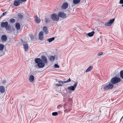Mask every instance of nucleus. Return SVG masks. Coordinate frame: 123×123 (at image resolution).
Listing matches in <instances>:
<instances>
[{"label": "nucleus", "mask_w": 123, "mask_h": 123, "mask_svg": "<svg viewBox=\"0 0 123 123\" xmlns=\"http://www.w3.org/2000/svg\"><path fill=\"white\" fill-rule=\"evenodd\" d=\"M120 77L122 79H123V70H121L120 73Z\"/></svg>", "instance_id": "24"}, {"label": "nucleus", "mask_w": 123, "mask_h": 123, "mask_svg": "<svg viewBox=\"0 0 123 123\" xmlns=\"http://www.w3.org/2000/svg\"><path fill=\"white\" fill-rule=\"evenodd\" d=\"M18 18L21 19L23 17V15L21 13H19L18 14Z\"/></svg>", "instance_id": "25"}, {"label": "nucleus", "mask_w": 123, "mask_h": 123, "mask_svg": "<svg viewBox=\"0 0 123 123\" xmlns=\"http://www.w3.org/2000/svg\"><path fill=\"white\" fill-rule=\"evenodd\" d=\"M20 27L21 25L19 23H16L15 25V27L17 30H19L20 28Z\"/></svg>", "instance_id": "15"}, {"label": "nucleus", "mask_w": 123, "mask_h": 123, "mask_svg": "<svg viewBox=\"0 0 123 123\" xmlns=\"http://www.w3.org/2000/svg\"><path fill=\"white\" fill-rule=\"evenodd\" d=\"M119 3L120 4H123V0H120Z\"/></svg>", "instance_id": "38"}, {"label": "nucleus", "mask_w": 123, "mask_h": 123, "mask_svg": "<svg viewBox=\"0 0 123 123\" xmlns=\"http://www.w3.org/2000/svg\"><path fill=\"white\" fill-rule=\"evenodd\" d=\"M24 48L25 51H27L28 49V45L27 43L26 44H24Z\"/></svg>", "instance_id": "14"}, {"label": "nucleus", "mask_w": 123, "mask_h": 123, "mask_svg": "<svg viewBox=\"0 0 123 123\" xmlns=\"http://www.w3.org/2000/svg\"><path fill=\"white\" fill-rule=\"evenodd\" d=\"M54 37H53L48 39H47V41H48L49 42H50L53 41L54 40Z\"/></svg>", "instance_id": "22"}, {"label": "nucleus", "mask_w": 123, "mask_h": 123, "mask_svg": "<svg viewBox=\"0 0 123 123\" xmlns=\"http://www.w3.org/2000/svg\"><path fill=\"white\" fill-rule=\"evenodd\" d=\"M121 80V79L120 78L115 77L111 79L110 82L111 84L113 85L120 82Z\"/></svg>", "instance_id": "3"}, {"label": "nucleus", "mask_w": 123, "mask_h": 123, "mask_svg": "<svg viewBox=\"0 0 123 123\" xmlns=\"http://www.w3.org/2000/svg\"><path fill=\"white\" fill-rule=\"evenodd\" d=\"M2 55H0V56H2Z\"/></svg>", "instance_id": "44"}, {"label": "nucleus", "mask_w": 123, "mask_h": 123, "mask_svg": "<svg viewBox=\"0 0 123 123\" xmlns=\"http://www.w3.org/2000/svg\"><path fill=\"white\" fill-rule=\"evenodd\" d=\"M20 3V2L18 0H15L14 2L13 5L15 6H17L19 5Z\"/></svg>", "instance_id": "10"}, {"label": "nucleus", "mask_w": 123, "mask_h": 123, "mask_svg": "<svg viewBox=\"0 0 123 123\" xmlns=\"http://www.w3.org/2000/svg\"><path fill=\"white\" fill-rule=\"evenodd\" d=\"M115 19L113 18L111 20H110L108 22L106 23L105 24V25L106 26H111L112 24L113 23Z\"/></svg>", "instance_id": "6"}, {"label": "nucleus", "mask_w": 123, "mask_h": 123, "mask_svg": "<svg viewBox=\"0 0 123 123\" xmlns=\"http://www.w3.org/2000/svg\"><path fill=\"white\" fill-rule=\"evenodd\" d=\"M93 68L92 66H90L86 70V72H87L90 71Z\"/></svg>", "instance_id": "23"}, {"label": "nucleus", "mask_w": 123, "mask_h": 123, "mask_svg": "<svg viewBox=\"0 0 123 123\" xmlns=\"http://www.w3.org/2000/svg\"><path fill=\"white\" fill-rule=\"evenodd\" d=\"M113 87V85L110 83L108 85H105L104 86L103 89L104 90H108L111 89Z\"/></svg>", "instance_id": "4"}, {"label": "nucleus", "mask_w": 123, "mask_h": 123, "mask_svg": "<svg viewBox=\"0 0 123 123\" xmlns=\"http://www.w3.org/2000/svg\"><path fill=\"white\" fill-rule=\"evenodd\" d=\"M6 82V80H3L2 82V83L3 84L5 83Z\"/></svg>", "instance_id": "40"}, {"label": "nucleus", "mask_w": 123, "mask_h": 123, "mask_svg": "<svg viewBox=\"0 0 123 123\" xmlns=\"http://www.w3.org/2000/svg\"><path fill=\"white\" fill-rule=\"evenodd\" d=\"M43 30L44 32L45 33V34H47L48 33V29L46 26H44L43 27Z\"/></svg>", "instance_id": "13"}, {"label": "nucleus", "mask_w": 123, "mask_h": 123, "mask_svg": "<svg viewBox=\"0 0 123 123\" xmlns=\"http://www.w3.org/2000/svg\"><path fill=\"white\" fill-rule=\"evenodd\" d=\"M103 54V53L102 52H101L99 53H98L97 54L98 56H100L102 55Z\"/></svg>", "instance_id": "33"}, {"label": "nucleus", "mask_w": 123, "mask_h": 123, "mask_svg": "<svg viewBox=\"0 0 123 123\" xmlns=\"http://www.w3.org/2000/svg\"><path fill=\"white\" fill-rule=\"evenodd\" d=\"M68 6V4L67 3L65 2L63 3L62 6V8L64 9L67 8Z\"/></svg>", "instance_id": "9"}, {"label": "nucleus", "mask_w": 123, "mask_h": 123, "mask_svg": "<svg viewBox=\"0 0 123 123\" xmlns=\"http://www.w3.org/2000/svg\"><path fill=\"white\" fill-rule=\"evenodd\" d=\"M1 25L2 27H5L6 30L10 31L11 29V26L10 25L8 24V23L7 21L2 22Z\"/></svg>", "instance_id": "2"}, {"label": "nucleus", "mask_w": 123, "mask_h": 123, "mask_svg": "<svg viewBox=\"0 0 123 123\" xmlns=\"http://www.w3.org/2000/svg\"><path fill=\"white\" fill-rule=\"evenodd\" d=\"M122 6L123 7V4L122 5Z\"/></svg>", "instance_id": "43"}, {"label": "nucleus", "mask_w": 123, "mask_h": 123, "mask_svg": "<svg viewBox=\"0 0 123 123\" xmlns=\"http://www.w3.org/2000/svg\"><path fill=\"white\" fill-rule=\"evenodd\" d=\"M42 60L44 63H47V60L46 57L44 56H42L41 57Z\"/></svg>", "instance_id": "11"}, {"label": "nucleus", "mask_w": 123, "mask_h": 123, "mask_svg": "<svg viewBox=\"0 0 123 123\" xmlns=\"http://www.w3.org/2000/svg\"><path fill=\"white\" fill-rule=\"evenodd\" d=\"M59 106H58V107Z\"/></svg>", "instance_id": "45"}, {"label": "nucleus", "mask_w": 123, "mask_h": 123, "mask_svg": "<svg viewBox=\"0 0 123 123\" xmlns=\"http://www.w3.org/2000/svg\"><path fill=\"white\" fill-rule=\"evenodd\" d=\"M68 89L69 90H71L72 91H74L75 90V88L74 86H72L68 87Z\"/></svg>", "instance_id": "21"}, {"label": "nucleus", "mask_w": 123, "mask_h": 123, "mask_svg": "<svg viewBox=\"0 0 123 123\" xmlns=\"http://www.w3.org/2000/svg\"><path fill=\"white\" fill-rule=\"evenodd\" d=\"M30 37L31 40H33V39L34 37L33 35H30Z\"/></svg>", "instance_id": "31"}, {"label": "nucleus", "mask_w": 123, "mask_h": 123, "mask_svg": "<svg viewBox=\"0 0 123 123\" xmlns=\"http://www.w3.org/2000/svg\"><path fill=\"white\" fill-rule=\"evenodd\" d=\"M123 117H121V119H122L123 118Z\"/></svg>", "instance_id": "42"}, {"label": "nucleus", "mask_w": 123, "mask_h": 123, "mask_svg": "<svg viewBox=\"0 0 123 123\" xmlns=\"http://www.w3.org/2000/svg\"><path fill=\"white\" fill-rule=\"evenodd\" d=\"M34 77L33 75H31L30 76L29 80L30 82H32L34 80Z\"/></svg>", "instance_id": "16"}, {"label": "nucleus", "mask_w": 123, "mask_h": 123, "mask_svg": "<svg viewBox=\"0 0 123 123\" xmlns=\"http://www.w3.org/2000/svg\"><path fill=\"white\" fill-rule=\"evenodd\" d=\"M35 62L37 64V66L39 68L44 67L45 65L44 63L42 62V60L40 58H36L35 59Z\"/></svg>", "instance_id": "1"}, {"label": "nucleus", "mask_w": 123, "mask_h": 123, "mask_svg": "<svg viewBox=\"0 0 123 123\" xmlns=\"http://www.w3.org/2000/svg\"><path fill=\"white\" fill-rule=\"evenodd\" d=\"M95 33L94 31H92V32L88 33L87 34V35L90 37L93 36Z\"/></svg>", "instance_id": "20"}, {"label": "nucleus", "mask_w": 123, "mask_h": 123, "mask_svg": "<svg viewBox=\"0 0 123 123\" xmlns=\"http://www.w3.org/2000/svg\"><path fill=\"white\" fill-rule=\"evenodd\" d=\"M1 39L2 41H6L7 40V37L6 35H3L2 36Z\"/></svg>", "instance_id": "17"}, {"label": "nucleus", "mask_w": 123, "mask_h": 123, "mask_svg": "<svg viewBox=\"0 0 123 123\" xmlns=\"http://www.w3.org/2000/svg\"><path fill=\"white\" fill-rule=\"evenodd\" d=\"M58 82L59 83H62V84H63L64 83V81L63 82L61 80H60L59 81H58Z\"/></svg>", "instance_id": "39"}, {"label": "nucleus", "mask_w": 123, "mask_h": 123, "mask_svg": "<svg viewBox=\"0 0 123 123\" xmlns=\"http://www.w3.org/2000/svg\"><path fill=\"white\" fill-rule=\"evenodd\" d=\"M55 85L56 86H62V84H55Z\"/></svg>", "instance_id": "32"}, {"label": "nucleus", "mask_w": 123, "mask_h": 123, "mask_svg": "<svg viewBox=\"0 0 123 123\" xmlns=\"http://www.w3.org/2000/svg\"><path fill=\"white\" fill-rule=\"evenodd\" d=\"M0 91L2 93L5 92V89L4 86H0Z\"/></svg>", "instance_id": "12"}, {"label": "nucleus", "mask_w": 123, "mask_h": 123, "mask_svg": "<svg viewBox=\"0 0 123 123\" xmlns=\"http://www.w3.org/2000/svg\"><path fill=\"white\" fill-rule=\"evenodd\" d=\"M10 22L11 23H13L15 22V20L13 18H12L10 19Z\"/></svg>", "instance_id": "28"}, {"label": "nucleus", "mask_w": 123, "mask_h": 123, "mask_svg": "<svg viewBox=\"0 0 123 123\" xmlns=\"http://www.w3.org/2000/svg\"><path fill=\"white\" fill-rule=\"evenodd\" d=\"M58 114L57 112H53L52 113V115L53 116H55L57 115Z\"/></svg>", "instance_id": "30"}, {"label": "nucleus", "mask_w": 123, "mask_h": 123, "mask_svg": "<svg viewBox=\"0 0 123 123\" xmlns=\"http://www.w3.org/2000/svg\"><path fill=\"white\" fill-rule=\"evenodd\" d=\"M51 19L55 21H57L59 19L58 15L55 13H53L51 16Z\"/></svg>", "instance_id": "5"}, {"label": "nucleus", "mask_w": 123, "mask_h": 123, "mask_svg": "<svg viewBox=\"0 0 123 123\" xmlns=\"http://www.w3.org/2000/svg\"><path fill=\"white\" fill-rule=\"evenodd\" d=\"M43 38V32L42 31L40 32L39 34V38L40 40H42Z\"/></svg>", "instance_id": "8"}, {"label": "nucleus", "mask_w": 123, "mask_h": 123, "mask_svg": "<svg viewBox=\"0 0 123 123\" xmlns=\"http://www.w3.org/2000/svg\"><path fill=\"white\" fill-rule=\"evenodd\" d=\"M99 40V38H98L97 39V41H98Z\"/></svg>", "instance_id": "41"}, {"label": "nucleus", "mask_w": 123, "mask_h": 123, "mask_svg": "<svg viewBox=\"0 0 123 123\" xmlns=\"http://www.w3.org/2000/svg\"><path fill=\"white\" fill-rule=\"evenodd\" d=\"M41 21V20L40 19L38 18L36 16L35 18V22L37 23H39Z\"/></svg>", "instance_id": "19"}, {"label": "nucleus", "mask_w": 123, "mask_h": 123, "mask_svg": "<svg viewBox=\"0 0 123 123\" xmlns=\"http://www.w3.org/2000/svg\"><path fill=\"white\" fill-rule=\"evenodd\" d=\"M77 85V82L75 83L74 85V86H74V87L75 88L76 87Z\"/></svg>", "instance_id": "34"}, {"label": "nucleus", "mask_w": 123, "mask_h": 123, "mask_svg": "<svg viewBox=\"0 0 123 123\" xmlns=\"http://www.w3.org/2000/svg\"><path fill=\"white\" fill-rule=\"evenodd\" d=\"M54 66L55 68H58L59 67V66L56 64H55Z\"/></svg>", "instance_id": "35"}, {"label": "nucleus", "mask_w": 123, "mask_h": 123, "mask_svg": "<svg viewBox=\"0 0 123 123\" xmlns=\"http://www.w3.org/2000/svg\"><path fill=\"white\" fill-rule=\"evenodd\" d=\"M7 12H4L1 15L3 16L5 15L6 13Z\"/></svg>", "instance_id": "37"}, {"label": "nucleus", "mask_w": 123, "mask_h": 123, "mask_svg": "<svg viewBox=\"0 0 123 123\" xmlns=\"http://www.w3.org/2000/svg\"><path fill=\"white\" fill-rule=\"evenodd\" d=\"M19 1H20L21 3H22V2H25L27 0H18Z\"/></svg>", "instance_id": "36"}, {"label": "nucleus", "mask_w": 123, "mask_h": 123, "mask_svg": "<svg viewBox=\"0 0 123 123\" xmlns=\"http://www.w3.org/2000/svg\"><path fill=\"white\" fill-rule=\"evenodd\" d=\"M71 81L70 79L69 78L68 80L64 81V83H65L67 82H69Z\"/></svg>", "instance_id": "29"}, {"label": "nucleus", "mask_w": 123, "mask_h": 123, "mask_svg": "<svg viewBox=\"0 0 123 123\" xmlns=\"http://www.w3.org/2000/svg\"><path fill=\"white\" fill-rule=\"evenodd\" d=\"M55 57L54 56H50L49 58L50 60V61H54L55 59Z\"/></svg>", "instance_id": "26"}, {"label": "nucleus", "mask_w": 123, "mask_h": 123, "mask_svg": "<svg viewBox=\"0 0 123 123\" xmlns=\"http://www.w3.org/2000/svg\"><path fill=\"white\" fill-rule=\"evenodd\" d=\"M80 0H73V3L74 4H77L80 2Z\"/></svg>", "instance_id": "18"}, {"label": "nucleus", "mask_w": 123, "mask_h": 123, "mask_svg": "<svg viewBox=\"0 0 123 123\" xmlns=\"http://www.w3.org/2000/svg\"><path fill=\"white\" fill-rule=\"evenodd\" d=\"M44 20L46 23H49L50 22V19L48 18H45Z\"/></svg>", "instance_id": "27"}, {"label": "nucleus", "mask_w": 123, "mask_h": 123, "mask_svg": "<svg viewBox=\"0 0 123 123\" xmlns=\"http://www.w3.org/2000/svg\"><path fill=\"white\" fill-rule=\"evenodd\" d=\"M59 17H61L63 18H66V14L64 12H60L58 14Z\"/></svg>", "instance_id": "7"}]
</instances>
